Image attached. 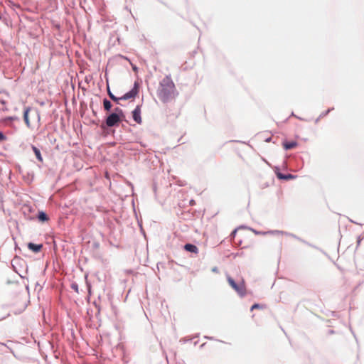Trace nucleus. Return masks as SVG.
<instances>
[{
	"instance_id": "f257e3e1",
	"label": "nucleus",
	"mask_w": 364,
	"mask_h": 364,
	"mask_svg": "<svg viewBox=\"0 0 364 364\" xmlns=\"http://www.w3.org/2000/svg\"><path fill=\"white\" fill-rule=\"evenodd\" d=\"M157 96L163 102L173 100L176 94L175 84L169 75L164 77L157 89Z\"/></svg>"
},
{
	"instance_id": "f03ea898",
	"label": "nucleus",
	"mask_w": 364,
	"mask_h": 364,
	"mask_svg": "<svg viewBox=\"0 0 364 364\" xmlns=\"http://www.w3.org/2000/svg\"><path fill=\"white\" fill-rule=\"evenodd\" d=\"M23 118L26 126L30 128L33 122H39L40 114L37 110H32L30 107H26Z\"/></svg>"
},
{
	"instance_id": "7ed1b4c3",
	"label": "nucleus",
	"mask_w": 364,
	"mask_h": 364,
	"mask_svg": "<svg viewBox=\"0 0 364 364\" xmlns=\"http://www.w3.org/2000/svg\"><path fill=\"white\" fill-rule=\"evenodd\" d=\"M228 284L230 287L241 296H244L246 294V287L244 281H242L240 283L237 284L234 279L228 277L227 278Z\"/></svg>"
},
{
	"instance_id": "20e7f679",
	"label": "nucleus",
	"mask_w": 364,
	"mask_h": 364,
	"mask_svg": "<svg viewBox=\"0 0 364 364\" xmlns=\"http://www.w3.org/2000/svg\"><path fill=\"white\" fill-rule=\"evenodd\" d=\"M139 92V87L137 83H134V87L128 92L124 94L122 97H120V100H127L129 99H134Z\"/></svg>"
},
{
	"instance_id": "39448f33",
	"label": "nucleus",
	"mask_w": 364,
	"mask_h": 364,
	"mask_svg": "<svg viewBox=\"0 0 364 364\" xmlns=\"http://www.w3.org/2000/svg\"><path fill=\"white\" fill-rule=\"evenodd\" d=\"M119 115L117 113H112L107 117L106 124L108 127H113L119 122Z\"/></svg>"
},
{
	"instance_id": "423d86ee",
	"label": "nucleus",
	"mask_w": 364,
	"mask_h": 364,
	"mask_svg": "<svg viewBox=\"0 0 364 364\" xmlns=\"http://www.w3.org/2000/svg\"><path fill=\"white\" fill-rule=\"evenodd\" d=\"M233 240H234V242L235 244H237V245L239 246H241L242 248H244L246 246L245 245H243L242 246V242L241 240L242 238H246V235L245 233H242V234H240V235H237V230H235L232 234H231Z\"/></svg>"
},
{
	"instance_id": "0eeeda50",
	"label": "nucleus",
	"mask_w": 364,
	"mask_h": 364,
	"mask_svg": "<svg viewBox=\"0 0 364 364\" xmlns=\"http://www.w3.org/2000/svg\"><path fill=\"white\" fill-rule=\"evenodd\" d=\"M132 117L134 120L138 123L140 124L141 122V106L137 105L136 108L132 112Z\"/></svg>"
},
{
	"instance_id": "6e6552de",
	"label": "nucleus",
	"mask_w": 364,
	"mask_h": 364,
	"mask_svg": "<svg viewBox=\"0 0 364 364\" xmlns=\"http://www.w3.org/2000/svg\"><path fill=\"white\" fill-rule=\"evenodd\" d=\"M297 146V143L294 141H284L283 143V146L286 150L291 149L295 148Z\"/></svg>"
},
{
	"instance_id": "1a4fd4ad",
	"label": "nucleus",
	"mask_w": 364,
	"mask_h": 364,
	"mask_svg": "<svg viewBox=\"0 0 364 364\" xmlns=\"http://www.w3.org/2000/svg\"><path fill=\"white\" fill-rule=\"evenodd\" d=\"M184 249L186 251H188V252H191L193 253H198V247L196 245H192V244H186L184 245Z\"/></svg>"
},
{
	"instance_id": "9d476101",
	"label": "nucleus",
	"mask_w": 364,
	"mask_h": 364,
	"mask_svg": "<svg viewBox=\"0 0 364 364\" xmlns=\"http://www.w3.org/2000/svg\"><path fill=\"white\" fill-rule=\"evenodd\" d=\"M42 247V245H36L31 242L28 243V247L35 252H39L41 250Z\"/></svg>"
},
{
	"instance_id": "9b49d317",
	"label": "nucleus",
	"mask_w": 364,
	"mask_h": 364,
	"mask_svg": "<svg viewBox=\"0 0 364 364\" xmlns=\"http://www.w3.org/2000/svg\"><path fill=\"white\" fill-rule=\"evenodd\" d=\"M32 149H33V151L36 158L38 159V160L39 161L42 162L43 161V158H42V156H41L40 150L37 147H36L35 146H32Z\"/></svg>"
},
{
	"instance_id": "f8f14e48",
	"label": "nucleus",
	"mask_w": 364,
	"mask_h": 364,
	"mask_svg": "<svg viewBox=\"0 0 364 364\" xmlns=\"http://www.w3.org/2000/svg\"><path fill=\"white\" fill-rule=\"evenodd\" d=\"M277 176L279 179H284V180L291 179L294 178V176L291 174L284 175L280 172L277 173Z\"/></svg>"
},
{
	"instance_id": "ddd939ff",
	"label": "nucleus",
	"mask_w": 364,
	"mask_h": 364,
	"mask_svg": "<svg viewBox=\"0 0 364 364\" xmlns=\"http://www.w3.org/2000/svg\"><path fill=\"white\" fill-rule=\"evenodd\" d=\"M40 221L45 222L48 220V217L44 212H40L38 216Z\"/></svg>"
},
{
	"instance_id": "4468645a",
	"label": "nucleus",
	"mask_w": 364,
	"mask_h": 364,
	"mask_svg": "<svg viewBox=\"0 0 364 364\" xmlns=\"http://www.w3.org/2000/svg\"><path fill=\"white\" fill-rule=\"evenodd\" d=\"M103 106L105 110L109 111L112 107V104L108 100L104 99Z\"/></svg>"
},
{
	"instance_id": "2eb2a0df",
	"label": "nucleus",
	"mask_w": 364,
	"mask_h": 364,
	"mask_svg": "<svg viewBox=\"0 0 364 364\" xmlns=\"http://www.w3.org/2000/svg\"><path fill=\"white\" fill-rule=\"evenodd\" d=\"M107 92H108V95L109 96V97L114 102H119V100H120V97H115L109 90V88L108 87L107 88Z\"/></svg>"
},
{
	"instance_id": "dca6fc26",
	"label": "nucleus",
	"mask_w": 364,
	"mask_h": 364,
	"mask_svg": "<svg viewBox=\"0 0 364 364\" xmlns=\"http://www.w3.org/2000/svg\"><path fill=\"white\" fill-rule=\"evenodd\" d=\"M263 308V306L259 304H255L252 306L251 307V311H253L255 309H262Z\"/></svg>"
},
{
	"instance_id": "f3484780",
	"label": "nucleus",
	"mask_w": 364,
	"mask_h": 364,
	"mask_svg": "<svg viewBox=\"0 0 364 364\" xmlns=\"http://www.w3.org/2000/svg\"><path fill=\"white\" fill-rule=\"evenodd\" d=\"M6 139V136L1 132H0V141H5Z\"/></svg>"
},
{
	"instance_id": "a211bd4d",
	"label": "nucleus",
	"mask_w": 364,
	"mask_h": 364,
	"mask_svg": "<svg viewBox=\"0 0 364 364\" xmlns=\"http://www.w3.org/2000/svg\"><path fill=\"white\" fill-rule=\"evenodd\" d=\"M14 119V117H9L2 120L3 122H6V121H12Z\"/></svg>"
},
{
	"instance_id": "6ab92c4d",
	"label": "nucleus",
	"mask_w": 364,
	"mask_h": 364,
	"mask_svg": "<svg viewBox=\"0 0 364 364\" xmlns=\"http://www.w3.org/2000/svg\"><path fill=\"white\" fill-rule=\"evenodd\" d=\"M115 111L117 112V114H122V110L118 107L115 109Z\"/></svg>"
},
{
	"instance_id": "aec40b11",
	"label": "nucleus",
	"mask_w": 364,
	"mask_h": 364,
	"mask_svg": "<svg viewBox=\"0 0 364 364\" xmlns=\"http://www.w3.org/2000/svg\"><path fill=\"white\" fill-rule=\"evenodd\" d=\"M360 241H361V239H360V238H358V245H360Z\"/></svg>"
}]
</instances>
